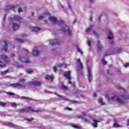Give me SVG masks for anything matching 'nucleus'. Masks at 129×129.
<instances>
[{
	"label": "nucleus",
	"mask_w": 129,
	"mask_h": 129,
	"mask_svg": "<svg viewBox=\"0 0 129 129\" xmlns=\"http://www.w3.org/2000/svg\"><path fill=\"white\" fill-rule=\"evenodd\" d=\"M107 73L109 74V75H111V73H110V71L109 70H108L107 71Z\"/></svg>",
	"instance_id": "e2e57ef3"
},
{
	"label": "nucleus",
	"mask_w": 129,
	"mask_h": 129,
	"mask_svg": "<svg viewBox=\"0 0 129 129\" xmlns=\"http://www.w3.org/2000/svg\"><path fill=\"white\" fill-rule=\"evenodd\" d=\"M39 53H40L39 51L33 50L34 56H38Z\"/></svg>",
	"instance_id": "393cba45"
},
{
	"label": "nucleus",
	"mask_w": 129,
	"mask_h": 129,
	"mask_svg": "<svg viewBox=\"0 0 129 129\" xmlns=\"http://www.w3.org/2000/svg\"><path fill=\"white\" fill-rule=\"evenodd\" d=\"M19 27H20V26L18 24L13 23V30H14V31H15L16 30H18Z\"/></svg>",
	"instance_id": "a211bd4d"
},
{
	"label": "nucleus",
	"mask_w": 129,
	"mask_h": 129,
	"mask_svg": "<svg viewBox=\"0 0 129 129\" xmlns=\"http://www.w3.org/2000/svg\"><path fill=\"white\" fill-rule=\"evenodd\" d=\"M49 20L52 23L57 24L58 26H62L61 30L63 32H67L68 35L69 36H72V31H70L69 26H67L66 25L65 22L64 21H62V20H59L58 21L56 18H55V17H49Z\"/></svg>",
	"instance_id": "f257e3e1"
},
{
	"label": "nucleus",
	"mask_w": 129,
	"mask_h": 129,
	"mask_svg": "<svg viewBox=\"0 0 129 129\" xmlns=\"http://www.w3.org/2000/svg\"><path fill=\"white\" fill-rule=\"evenodd\" d=\"M30 29L33 31V32H38L41 30L40 28H39L38 27H30Z\"/></svg>",
	"instance_id": "2eb2a0df"
},
{
	"label": "nucleus",
	"mask_w": 129,
	"mask_h": 129,
	"mask_svg": "<svg viewBox=\"0 0 129 129\" xmlns=\"http://www.w3.org/2000/svg\"><path fill=\"white\" fill-rule=\"evenodd\" d=\"M111 100H113L114 101H116L118 103H120V104H124V102L123 100L119 98L118 97H116V96L114 97H111Z\"/></svg>",
	"instance_id": "423d86ee"
},
{
	"label": "nucleus",
	"mask_w": 129,
	"mask_h": 129,
	"mask_svg": "<svg viewBox=\"0 0 129 129\" xmlns=\"http://www.w3.org/2000/svg\"><path fill=\"white\" fill-rule=\"evenodd\" d=\"M67 110H68V111H72V109L71 108H69V107H67V108H66Z\"/></svg>",
	"instance_id": "5fc2aeb1"
},
{
	"label": "nucleus",
	"mask_w": 129,
	"mask_h": 129,
	"mask_svg": "<svg viewBox=\"0 0 129 129\" xmlns=\"http://www.w3.org/2000/svg\"><path fill=\"white\" fill-rule=\"evenodd\" d=\"M21 99H26L27 100H32L31 98H28L27 97H21Z\"/></svg>",
	"instance_id": "37998d69"
},
{
	"label": "nucleus",
	"mask_w": 129,
	"mask_h": 129,
	"mask_svg": "<svg viewBox=\"0 0 129 129\" xmlns=\"http://www.w3.org/2000/svg\"><path fill=\"white\" fill-rule=\"evenodd\" d=\"M14 19L16 20L17 21H20L22 20V18L19 16H15Z\"/></svg>",
	"instance_id": "a878e982"
},
{
	"label": "nucleus",
	"mask_w": 129,
	"mask_h": 129,
	"mask_svg": "<svg viewBox=\"0 0 129 129\" xmlns=\"http://www.w3.org/2000/svg\"><path fill=\"white\" fill-rule=\"evenodd\" d=\"M16 63L17 64V66L18 68H23L22 64H19L18 61H16Z\"/></svg>",
	"instance_id": "ea45409f"
},
{
	"label": "nucleus",
	"mask_w": 129,
	"mask_h": 129,
	"mask_svg": "<svg viewBox=\"0 0 129 129\" xmlns=\"http://www.w3.org/2000/svg\"><path fill=\"white\" fill-rule=\"evenodd\" d=\"M19 59L21 61L25 62H29L30 61L29 58H27V57H24V56H19Z\"/></svg>",
	"instance_id": "ddd939ff"
},
{
	"label": "nucleus",
	"mask_w": 129,
	"mask_h": 129,
	"mask_svg": "<svg viewBox=\"0 0 129 129\" xmlns=\"http://www.w3.org/2000/svg\"><path fill=\"white\" fill-rule=\"evenodd\" d=\"M113 38H114V36L113 35V33H112L111 31L109 30L108 32V39L109 40H112Z\"/></svg>",
	"instance_id": "dca6fc26"
},
{
	"label": "nucleus",
	"mask_w": 129,
	"mask_h": 129,
	"mask_svg": "<svg viewBox=\"0 0 129 129\" xmlns=\"http://www.w3.org/2000/svg\"><path fill=\"white\" fill-rule=\"evenodd\" d=\"M7 14H5L4 17V20H6V18H7Z\"/></svg>",
	"instance_id": "bf43d9fd"
},
{
	"label": "nucleus",
	"mask_w": 129,
	"mask_h": 129,
	"mask_svg": "<svg viewBox=\"0 0 129 129\" xmlns=\"http://www.w3.org/2000/svg\"><path fill=\"white\" fill-rule=\"evenodd\" d=\"M71 72L70 71H69L68 72H66V73H64L63 75L65 78H66V79H67L69 80V84H70L72 86H74V83H72V82L71 81Z\"/></svg>",
	"instance_id": "7ed1b4c3"
},
{
	"label": "nucleus",
	"mask_w": 129,
	"mask_h": 129,
	"mask_svg": "<svg viewBox=\"0 0 129 129\" xmlns=\"http://www.w3.org/2000/svg\"><path fill=\"white\" fill-rule=\"evenodd\" d=\"M10 86L13 88H18V89H24L25 88V86L24 85H22L19 83H13V84H10Z\"/></svg>",
	"instance_id": "20e7f679"
},
{
	"label": "nucleus",
	"mask_w": 129,
	"mask_h": 129,
	"mask_svg": "<svg viewBox=\"0 0 129 129\" xmlns=\"http://www.w3.org/2000/svg\"><path fill=\"white\" fill-rule=\"evenodd\" d=\"M69 8L71 10V11H72V8L70 4H68Z\"/></svg>",
	"instance_id": "864d4df0"
},
{
	"label": "nucleus",
	"mask_w": 129,
	"mask_h": 129,
	"mask_svg": "<svg viewBox=\"0 0 129 129\" xmlns=\"http://www.w3.org/2000/svg\"><path fill=\"white\" fill-rule=\"evenodd\" d=\"M23 51H25V52H26V53H27V54H29V52H28V50H26L25 49H23Z\"/></svg>",
	"instance_id": "13d9d810"
},
{
	"label": "nucleus",
	"mask_w": 129,
	"mask_h": 129,
	"mask_svg": "<svg viewBox=\"0 0 129 129\" xmlns=\"http://www.w3.org/2000/svg\"><path fill=\"white\" fill-rule=\"evenodd\" d=\"M44 18V17H43V16H39V19H40V20H41V19H43Z\"/></svg>",
	"instance_id": "4d7b16f0"
},
{
	"label": "nucleus",
	"mask_w": 129,
	"mask_h": 129,
	"mask_svg": "<svg viewBox=\"0 0 129 129\" xmlns=\"http://www.w3.org/2000/svg\"><path fill=\"white\" fill-rule=\"evenodd\" d=\"M18 12H19V13H21L22 12H23L22 9L21 8H19L18 9Z\"/></svg>",
	"instance_id": "8fccbe9b"
},
{
	"label": "nucleus",
	"mask_w": 129,
	"mask_h": 129,
	"mask_svg": "<svg viewBox=\"0 0 129 129\" xmlns=\"http://www.w3.org/2000/svg\"><path fill=\"white\" fill-rule=\"evenodd\" d=\"M99 103L100 105H104V103L103 102V99L102 98H100V99L99 100Z\"/></svg>",
	"instance_id": "7c9ffc66"
},
{
	"label": "nucleus",
	"mask_w": 129,
	"mask_h": 129,
	"mask_svg": "<svg viewBox=\"0 0 129 129\" xmlns=\"http://www.w3.org/2000/svg\"><path fill=\"white\" fill-rule=\"evenodd\" d=\"M16 6H14V5H11V6H7L5 8V10H13L14 12H16V10H15Z\"/></svg>",
	"instance_id": "9b49d317"
},
{
	"label": "nucleus",
	"mask_w": 129,
	"mask_h": 129,
	"mask_svg": "<svg viewBox=\"0 0 129 129\" xmlns=\"http://www.w3.org/2000/svg\"><path fill=\"white\" fill-rule=\"evenodd\" d=\"M87 44L88 45L89 47H91V41H90L89 40H88V41H87Z\"/></svg>",
	"instance_id": "4c0bfd02"
},
{
	"label": "nucleus",
	"mask_w": 129,
	"mask_h": 129,
	"mask_svg": "<svg viewBox=\"0 0 129 129\" xmlns=\"http://www.w3.org/2000/svg\"><path fill=\"white\" fill-rule=\"evenodd\" d=\"M46 80H51V82L53 81V76H49V75H47L45 77Z\"/></svg>",
	"instance_id": "4be33fe9"
},
{
	"label": "nucleus",
	"mask_w": 129,
	"mask_h": 129,
	"mask_svg": "<svg viewBox=\"0 0 129 129\" xmlns=\"http://www.w3.org/2000/svg\"><path fill=\"white\" fill-rule=\"evenodd\" d=\"M121 51L122 49L120 48H115L114 53H115V54H118L119 53H121Z\"/></svg>",
	"instance_id": "412c9836"
},
{
	"label": "nucleus",
	"mask_w": 129,
	"mask_h": 129,
	"mask_svg": "<svg viewBox=\"0 0 129 129\" xmlns=\"http://www.w3.org/2000/svg\"><path fill=\"white\" fill-rule=\"evenodd\" d=\"M49 43L50 45H59L60 44V41L59 40H49Z\"/></svg>",
	"instance_id": "0eeeda50"
},
{
	"label": "nucleus",
	"mask_w": 129,
	"mask_h": 129,
	"mask_svg": "<svg viewBox=\"0 0 129 129\" xmlns=\"http://www.w3.org/2000/svg\"><path fill=\"white\" fill-rule=\"evenodd\" d=\"M87 69H88V77L89 78V81H91V78L92 77V74L91 73V68L89 66H87Z\"/></svg>",
	"instance_id": "1a4fd4ad"
},
{
	"label": "nucleus",
	"mask_w": 129,
	"mask_h": 129,
	"mask_svg": "<svg viewBox=\"0 0 129 129\" xmlns=\"http://www.w3.org/2000/svg\"><path fill=\"white\" fill-rule=\"evenodd\" d=\"M101 19V16H100L99 17V22H100Z\"/></svg>",
	"instance_id": "338daca9"
},
{
	"label": "nucleus",
	"mask_w": 129,
	"mask_h": 129,
	"mask_svg": "<svg viewBox=\"0 0 129 129\" xmlns=\"http://www.w3.org/2000/svg\"><path fill=\"white\" fill-rule=\"evenodd\" d=\"M97 48H98V50H102V49H103V47L101 43H100V41H98Z\"/></svg>",
	"instance_id": "5701e85b"
},
{
	"label": "nucleus",
	"mask_w": 129,
	"mask_h": 129,
	"mask_svg": "<svg viewBox=\"0 0 129 129\" xmlns=\"http://www.w3.org/2000/svg\"><path fill=\"white\" fill-rule=\"evenodd\" d=\"M29 84L33 85L35 87H38V86H40L41 83V82H39L38 81H34L33 82H29Z\"/></svg>",
	"instance_id": "6e6552de"
},
{
	"label": "nucleus",
	"mask_w": 129,
	"mask_h": 129,
	"mask_svg": "<svg viewBox=\"0 0 129 129\" xmlns=\"http://www.w3.org/2000/svg\"><path fill=\"white\" fill-rule=\"evenodd\" d=\"M121 97L123 99H129V95H122Z\"/></svg>",
	"instance_id": "cd10ccee"
},
{
	"label": "nucleus",
	"mask_w": 129,
	"mask_h": 129,
	"mask_svg": "<svg viewBox=\"0 0 129 129\" xmlns=\"http://www.w3.org/2000/svg\"><path fill=\"white\" fill-rule=\"evenodd\" d=\"M26 120H28L29 122H30V121H32V120H34V118H31V119H26Z\"/></svg>",
	"instance_id": "a18cd8bd"
},
{
	"label": "nucleus",
	"mask_w": 129,
	"mask_h": 129,
	"mask_svg": "<svg viewBox=\"0 0 129 129\" xmlns=\"http://www.w3.org/2000/svg\"><path fill=\"white\" fill-rule=\"evenodd\" d=\"M53 71H54V72H56V71H57L56 66H55V67H53Z\"/></svg>",
	"instance_id": "3c124183"
},
{
	"label": "nucleus",
	"mask_w": 129,
	"mask_h": 129,
	"mask_svg": "<svg viewBox=\"0 0 129 129\" xmlns=\"http://www.w3.org/2000/svg\"><path fill=\"white\" fill-rule=\"evenodd\" d=\"M6 63H3L1 60H0V68H4V67H6Z\"/></svg>",
	"instance_id": "473e14b6"
},
{
	"label": "nucleus",
	"mask_w": 129,
	"mask_h": 129,
	"mask_svg": "<svg viewBox=\"0 0 129 129\" xmlns=\"http://www.w3.org/2000/svg\"><path fill=\"white\" fill-rule=\"evenodd\" d=\"M72 126H73V127H75V128H80V126L79 125H77V124H74V123H72L71 124Z\"/></svg>",
	"instance_id": "2f4dec72"
},
{
	"label": "nucleus",
	"mask_w": 129,
	"mask_h": 129,
	"mask_svg": "<svg viewBox=\"0 0 129 129\" xmlns=\"http://www.w3.org/2000/svg\"><path fill=\"white\" fill-rule=\"evenodd\" d=\"M93 96L95 97H97V94H96V93H93Z\"/></svg>",
	"instance_id": "052dcab7"
},
{
	"label": "nucleus",
	"mask_w": 129,
	"mask_h": 129,
	"mask_svg": "<svg viewBox=\"0 0 129 129\" xmlns=\"http://www.w3.org/2000/svg\"><path fill=\"white\" fill-rule=\"evenodd\" d=\"M94 28V26L93 25H91V26H90V27H89V28H88V29H87V30H86V33H90L91 30H92Z\"/></svg>",
	"instance_id": "b1692460"
},
{
	"label": "nucleus",
	"mask_w": 129,
	"mask_h": 129,
	"mask_svg": "<svg viewBox=\"0 0 129 129\" xmlns=\"http://www.w3.org/2000/svg\"><path fill=\"white\" fill-rule=\"evenodd\" d=\"M34 110H32L31 108H23L20 110V112L21 113H24V112H34ZM39 111H35L36 113H38Z\"/></svg>",
	"instance_id": "39448f33"
},
{
	"label": "nucleus",
	"mask_w": 129,
	"mask_h": 129,
	"mask_svg": "<svg viewBox=\"0 0 129 129\" xmlns=\"http://www.w3.org/2000/svg\"><path fill=\"white\" fill-rule=\"evenodd\" d=\"M7 105V103L5 102H1L0 101V106L2 107H5Z\"/></svg>",
	"instance_id": "c85d7f7f"
},
{
	"label": "nucleus",
	"mask_w": 129,
	"mask_h": 129,
	"mask_svg": "<svg viewBox=\"0 0 129 129\" xmlns=\"http://www.w3.org/2000/svg\"><path fill=\"white\" fill-rule=\"evenodd\" d=\"M15 41H17L19 43H23L24 42L22 39H16Z\"/></svg>",
	"instance_id": "72a5a7b5"
},
{
	"label": "nucleus",
	"mask_w": 129,
	"mask_h": 129,
	"mask_svg": "<svg viewBox=\"0 0 129 129\" xmlns=\"http://www.w3.org/2000/svg\"><path fill=\"white\" fill-rule=\"evenodd\" d=\"M77 61L79 63H77V70L78 71V76L79 77V76H81L83 74V66L80 58H78Z\"/></svg>",
	"instance_id": "f03ea898"
},
{
	"label": "nucleus",
	"mask_w": 129,
	"mask_h": 129,
	"mask_svg": "<svg viewBox=\"0 0 129 129\" xmlns=\"http://www.w3.org/2000/svg\"><path fill=\"white\" fill-rule=\"evenodd\" d=\"M8 73H9V70H7L6 71H5L4 72H2L1 74L2 75H6V74H7Z\"/></svg>",
	"instance_id": "f704fd0d"
},
{
	"label": "nucleus",
	"mask_w": 129,
	"mask_h": 129,
	"mask_svg": "<svg viewBox=\"0 0 129 129\" xmlns=\"http://www.w3.org/2000/svg\"><path fill=\"white\" fill-rule=\"evenodd\" d=\"M7 95H10V96H14L15 98H19V96L18 95H15L14 93H12V92H6Z\"/></svg>",
	"instance_id": "aec40b11"
},
{
	"label": "nucleus",
	"mask_w": 129,
	"mask_h": 129,
	"mask_svg": "<svg viewBox=\"0 0 129 129\" xmlns=\"http://www.w3.org/2000/svg\"><path fill=\"white\" fill-rule=\"evenodd\" d=\"M17 106V104H16V103H12L11 104V106L12 107H16Z\"/></svg>",
	"instance_id": "e433bc0d"
},
{
	"label": "nucleus",
	"mask_w": 129,
	"mask_h": 129,
	"mask_svg": "<svg viewBox=\"0 0 129 129\" xmlns=\"http://www.w3.org/2000/svg\"><path fill=\"white\" fill-rule=\"evenodd\" d=\"M4 43L3 50H4L5 52H8V43L6 41H4Z\"/></svg>",
	"instance_id": "f3484780"
},
{
	"label": "nucleus",
	"mask_w": 129,
	"mask_h": 129,
	"mask_svg": "<svg viewBox=\"0 0 129 129\" xmlns=\"http://www.w3.org/2000/svg\"><path fill=\"white\" fill-rule=\"evenodd\" d=\"M61 88H62V89H63V90H68V87H67L66 86H65V85H64V84H63V83H62Z\"/></svg>",
	"instance_id": "c756f323"
},
{
	"label": "nucleus",
	"mask_w": 129,
	"mask_h": 129,
	"mask_svg": "<svg viewBox=\"0 0 129 129\" xmlns=\"http://www.w3.org/2000/svg\"><path fill=\"white\" fill-rule=\"evenodd\" d=\"M60 98H61L63 100H66V101H68V99H66L64 97H62V96H58Z\"/></svg>",
	"instance_id": "49530a36"
},
{
	"label": "nucleus",
	"mask_w": 129,
	"mask_h": 129,
	"mask_svg": "<svg viewBox=\"0 0 129 129\" xmlns=\"http://www.w3.org/2000/svg\"><path fill=\"white\" fill-rule=\"evenodd\" d=\"M82 116H78L79 118H82V119H83L85 122H90L89 120L85 118V116H87L86 114H85V113H82Z\"/></svg>",
	"instance_id": "4468645a"
},
{
	"label": "nucleus",
	"mask_w": 129,
	"mask_h": 129,
	"mask_svg": "<svg viewBox=\"0 0 129 129\" xmlns=\"http://www.w3.org/2000/svg\"><path fill=\"white\" fill-rule=\"evenodd\" d=\"M119 90L121 91V92H123L124 93H125L126 92V90H124V89H123L122 88H120L119 89Z\"/></svg>",
	"instance_id": "c03bdc74"
},
{
	"label": "nucleus",
	"mask_w": 129,
	"mask_h": 129,
	"mask_svg": "<svg viewBox=\"0 0 129 129\" xmlns=\"http://www.w3.org/2000/svg\"><path fill=\"white\" fill-rule=\"evenodd\" d=\"M108 55H110V54H104V57H106V56H108Z\"/></svg>",
	"instance_id": "0e129e2a"
},
{
	"label": "nucleus",
	"mask_w": 129,
	"mask_h": 129,
	"mask_svg": "<svg viewBox=\"0 0 129 129\" xmlns=\"http://www.w3.org/2000/svg\"><path fill=\"white\" fill-rule=\"evenodd\" d=\"M99 120H93V123H92L93 126L94 127H97L98 122H99Z\"/></svg>",
	"instance_id": "6ab92c4d"
},
{
	"label": "nucleus",
	"mask_w": 129,
	"mask_h": 129,
	"mask_svg": "<svg viewBox=\"0 0 129 129\" xmlns=\"http://www.w3.org/2000/svg\"><path fill=\"white\" fill-rule=\"evenodd\" d=\"M106 62H107L106 60H105V59H104V58H102V63L103 64H106Z\"/></svg>",
	"instance_id": "a19ab883"
},
{
	"label": "nucleus",
	"mask_w": 129,
	"mask_h": 129,
	"mask_svg": "<svg viewBox=\"0 0 129 129\" xmlns=\"http://www.w3.org/2000/svg\"><path fill=\"white\" fill-rule=\"evenodd\" d=\"M5 124H6V125H8L10 127H14L15 128H17L18 127V125L17 124H16L15 123H4Z\"/></svg>",
	"instance_id": "f8f14e48"
},
{
	"label": "nucleus",
	"mask_w": 129,
	"mask_h": 129,
	"mask_svg": "<svg viewBox=\"0 0 129 129\" xmlns=\"http://www.w3.org/2000/svg\"><path fill=\"white\" fill-rule=\"evenodd\" d=\"M26 36H27V35H25V34L22 35V37L23 38H25V37H26Z\"/></svg>",
	"instance_id": "69168bd1"
},
{
	"label": "nucleus",
	"mask_w": 129,
	"mask_h": 129,
	"mask_svg": "<svg viewBox=\"0 0 129 129\" xmlns=\"http://www.w3.org/2000/svg\"><path fill=\"white\" fill-rule=\"evenodd\" d=\"M77 51H78V52L80 53L82 55L83 54V53L82 50L80 48H77Z\"/></svg>",
	"instance_id": "58836bf2"
},
{
	"label": "nucleus",
	"mask_w": 129,
	"mask_h": 129,
	"mask_svg": "<svg viewBox=\"0 0 129 129\" xmlns=\"http://www.w3.org/2000/svg\"><path fill=\"white\" fill-rule=\"evenodd\" d=\"M72 103H73L74 104H75V103H77V101H72Z\"/></svg>",
	"instance_id": "774afa93"
},
{
	"label": "nucleus",
	"mask_w": 129,
	"mask_h": 129,
	"mask_svg": "<svg viewBox=\"0 0 129 129\" xmlns=\"http://www.w3.org/2000/svg\"><path fill=\"white\" fill-rule=\"evenodd\" d=\"M89 3L90 5H92V4H94L95 1L94 0H89Z\"/></svg>",
	"instance_id": "79ce46f5"
},
{
	"label": "nucleus",
	"mask_w": 129,
	"mask_h": 129,
	"mask_svg": "<svg viewBox=\"0 0 129 129\" xmlns=\"http://www.w3.org/2000/svg\"><path fill=\"white\" fill-rule=\"evenodd\" d=\"M93 34L94 35H95V36H97L98 34L97 33V32H96V31H93Z\"/></svg>",
	"instance_id": "603ef678"
},
{
	"label": "nucleus",
	"mask_w": 129,
	"mask_h": 129,
	"mask_svg": "<svg viewBox=\"0 0 129 129\" xmlns=\"http://www.w3.org/2000/svg\"><path fill=\"white\" fill-rule=\"evenodd\" d=\"M113 126H114V127H119V124L117 123H114L113 124Z\"/></svg>",
	"instance_id": "c9c22d12"
},
{
	"label": "nucleus",
	"mask_w": 129,
	"mask_h": 129,
	"mask_svg": "<svg viewBox=\"0 0 129 129\" xmlns=\"http://www.w3.org/2000/svg\"><path fill=\"white\" fill-rule=\"evenodd\" d=\"M92 14V15L91 16V17H90V21H92L93 19V17H92V12H91Z\"/></svg>",
	"instance_id": "6e6d98bb"
},
{
	"label": "nucleus",
	"mask_w": 129,
	"mask_h": 129,
	"mask_svg": "<svg viewBox=\"0 0 129 129\" xmlns=\"http://www.w3.org/2000/svg\"><path fill=\"white\" fill-rule=\"evenodd\" d=\"M33 71L32 70H28L27 73L28 74H31L32 73Z\"/></svg>",
	"instance_id": "09e8293b"
},
{
	"label": "nucleus",
	"mask_w": 129,
	"mask_h": 129,
	"mask_svg": "<svg viewBox=\"0 0 129 129\" xmlns=\"http://www.w3.org/2000/svg\"><path fill=\"white\" fill-rule=\"evenodd\" d=\"M57 67H63L64 68H67V64H66V63H58V64L57 65Z\"/></svg>",
	"instance_id": "bb28decb"
},
{
	"label": "nucleus",
	"mask_w": 129,
	"mask_h": 129,
	"mask_svg": "<svg viewBox=\"0 0 129 129\" xmlns=\"http://www.w3.org/2000/svg\"><path fill=\"white\" fill-rule=\"evenodd\" d=\"M20 82H25L24 79H21L20 80Z\"/></svg>",
	"instance_id": "680f3d73"
},
{
	"label": "nucleus",
	"mask_w": 129,
	"mask_h": 129,
	"mask_svg": "<svg viewBox=\"0 0 129 129\" xmlns=\"http://www.w3.org/2000/svg\"><path fill=\"white\" fill-rule=\"evenodd\" d=\"M1 58L4 60L6 62H9L10 61V58L7 54H1Z\"/></svg>",
	"instance_id": "9d476101"
},
{
	"label": "nucleus",
	"mask_w": 129,
	"mask_h": 129,
	"mask_svg": "<svg viewBox=\"0 0 129 129\" xmlns=\"http://www.w3.org/2000/svg\"><path fill=\"white\" fill-rule=\"evenodd\" d=\"M128 66H129V62H126V63L124 64V67H125V68L128 67Z\"/></svg>",
	"instance_id": "de8ad7c7"
}]
</instances>
